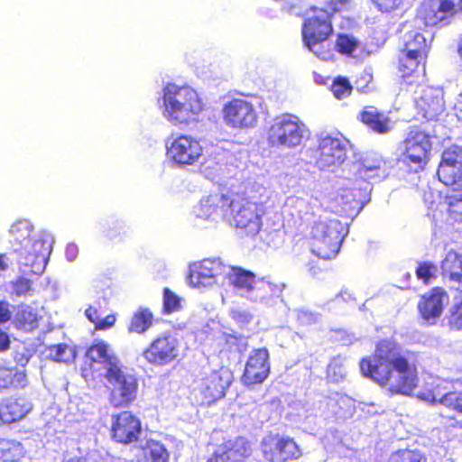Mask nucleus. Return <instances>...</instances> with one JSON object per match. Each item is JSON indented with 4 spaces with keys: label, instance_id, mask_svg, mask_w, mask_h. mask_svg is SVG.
<instances>
[{
    "label": "nucleus",
    "instance_id": "nucleus-21",
    "mask_svg": "<svg viewBox=\"0 0 462 462\" xmlns=\"http://www.w3.org/2000/svg\"><path fill=\"white\" fill-rule=\"evenodd\" d=\"M427 60L399 51L396 68L408 85L420 84L426 77Z\"/></svg>",
    "mask_w": 462,
    "mask_h": 462
},
{
    "label": "nucleus",
    "instance_id": "nucleus-33",
    "mask_svg": "<svg viewBox=\"0 0 462 462\" xmlns=\"http://www.w3.org/2000/svg\"><path fill=\"white\" fill-rule=\"evenodd\" d=\"M430 49V45L426 38L420 32H414L400 51L427 60Z\"/></svg>",
    "mask_w": 462,
    "mask_h": 462
},
{
    "label": "nucleus",
    "instance_id": "nucleus-17",
    "mask_svg": "<svg viewBox=\"0 0 462 462\" xmlns=\"http://www.w3.org/2000/svg\"><path fill=\"white\" fill-rule=\"evenodd\" d=\"M142 432L140 419L128 411L112 415L110 435L116 442L128 445L136 442Z\"/></svg>",
    "mask_w": 462,
    "mask_h": 462
},
{
    "label": "nucleus",
    "instance_id": "nucleus-38",
    "mask_svg": "<svg viewBox=\"0 0 462 462\" xmlns=\"http://www.w3.org/2000/svg\"><path fill=\"white\" fill-rule=\"evenodd\" d=\"M445 387L442 386V383L434 381L427 383L418 393V397L420 400L429 402L432 404L439 403L442 404V398L445 396Z\"/></svg>",
    "mask_w": 462,
    "mask_h": 462
},
{
    "label": "nucleus",
    "instance_id": "nucleus-18",
    "mask_svg": "<svg viewBox=\"0 0 462 462\" xmlns=\"http://www.w3.org/2000/svg\"><path fill=\"white\" fill-rule=\"evenodd\" d=\"M252 455L250 443L244 438L224 439L213 444L206 462H245Z\"/></svg>",
    "mask_w": 462,
    "mask_h": 462
},
{
    "label": "nucleus",
    "instance_id": "nucleus-28",
    "mask_svg": "<svg viewBox=\"0 0 462 462\" xmlns=\"http://www.w3.org/2000/svg\"><path fill=\"white\" fill-rule=\"evenodd\" d=\"M136 462H168L170 452L159 440L147 439L138 447Z\"/></svg>",
    "mask_w": 462,
    "mask_h": 462
},
{
    "label": "nucleus",
    "instance_id": "nucleus-43",
    "mask_svg": "<svg viewBox=\"0 0 462 462\" xmlns=\"http://www.w3.org/2000/svg\"><path fill=\"white\" fill-rule=\"evenodd\" d=\"M389 462H427V457L420 451L402 449L395 451Z\"/></svg>",
    "mask_w": 462,
    "mask_h": 462
},
{
    "label": "nucleus",
    "instance_id": "nucleus-45",
    "mask_svg": "<svg viewBox=\"0 0 462 462\" xmlns=\"http://www.w3.org/2000/svg\"><path fill=\"white\" fill-rule=\"evenodd\" d=\"M327 378L332 382H339L346 376L343 361L340 357H333L326 370Z\"/></svg>",
    "mask_w": 462,
    "mask_h": 462
},
{
    "label": "nucleus",
    "instance_id": "nucleus-36",
    "mask_svg": "<svg viewBox=\"0 0 462 462\" xmlns=\"http://www.w3.org/2000/svg\"><path fill=\"white\" fill-rule=\"evenodd\" d=\"M447 211L455 221L462 222V187L451 189L444 198Z\"/></svg>",
    "mask_w": 462,
    "mask_h": 462
},
{
    "label": "nucleus",
    "instance_id": "nucleus-59",
    "mask_svg": "<svg viewBox=\"0 0 462 462\" xmlns=\"http://www.w3.org/2000/svg\"><path fill=\"white\" fill-rule=\"evenodd\" d=\"M458 53L462 58V38H461V40L459 42V45H458Z\"/></svg>",
    "mask_w": 462,
    "mask_h": 462
},
{
    "label": "nucleus",
    "instance_id": "nucleus-41",
    "mask_svg": "<svg viewBox=\"0 0 462 462\" xmlns=\"http://www.w3.org/2000/svg\"><path fill=\"white\" fill-rule=\"evenodd\" d=\"M330 90L337 99L341 100L351 95L353 86L346 77L337 76L333 79Z\"/></svg>",
    "mask_w": 462,
    "mask_h": 462
},
{
    "label": "nucleus",
    "instance_id": "nucleus-8",
    "mask_svg": "<svg viewBox=\"0 0 462 462\" xmlns=\"http://www.w3.org/2000/svg\"><path fill=\"white\" fill-rule=\"evenodd\" d=\"M234 381L231 369L221 366L204 375L193 389L196 402L200 406H210L226 396Z\"/></svg>",
    "mask_w": 462,
    "mask_h": 462
},
{
    "label": "nucleus",
    "instance_id": "nucleus-30",
    "mask_svg": "<svg viewBox=\"0 0 462 462\" xmlns=\"http://www.w3.org/2000/svg\"><path fill=\"white\" fill-rule=\"evenodd\" d=\"M443 277L452 282H462V254L449 251L441 263Z\"/></svg>",
    "mask_w": 462,
    "mask_h": 462
},
{
    "label": "nucleus",
    "instance_id": "nucleus-19",
    "mask_svg": "<svg viewBox=\"0 0 462 462\" xmlns=\"http://www.w3.org/2000/svg\"><path fill=\"white\" fill-rule=\"evenodd\" d=\"M271 371L270 354L266 347L254 349L245 363L241 381L245 386L263 383Z\"/></svg>",
    "mask_w": 462,
    "mask_h": 462
},
{
    "label": "nucleus",
    "instance_id": "nucleus-13",
    "mask_svg": "<svg viewBox=\"0 0 462 462\" xmlns=\"http://www.w3.org/2000/svg\"><path fill=\"white\" fill-rule=\"evenodd\" d=\"M222 118L232 129H249L256 125L257 111L254 104L245 97H233L223 105Z\"/></svg>",
    "mask_w": 462,
    "mask_h": 462
},
{
    "label": "nucleus",
    "instance_id": "nucleus-25",
    "mask_svg": "<svg viewBox=\"0 0 462 462\" xmlns=\"http://www.w3.org/2000/svg\"><path fill=\"white\" fill-rule=\"evenodd\" d=\"M415 107L417 114L427 121L437 120L445 111V101L440 93L427 88L416 98Z\"/></svg>",
    "mask_w": 462,
    "mask_h": 462
},
{
    "label": "nucleus",
    "instance_id": "nucleus-61",
    "mask_svg": "<svg viewBox=\"0 0 462 462\" xmlns=\"http://www.w3.org/2000/svg\"><path fill=\"white\" fill-rule=\"evenodd\" d=\"M458 97H462V92L458 95Z\"/></svg>",
    "mask_w": 462,
    "mask_h": 462
},
{
    "label": "nucleus",
    "instance_id": "nucleus-53",
    "mask_svg": "<svg viewBox=\"0 0 462 462\" xmlns=\"http://www.w3.org/2000/svg\"><path fill=\"white\" fill-rule=\"evenodd\" d=\"M11 319V311L8 308V303L0 300V324L5 323Z\"/></svg>",
    "mask_w": 462,
    "mask_h": 462
},
{
    "label": "nucleus",
    "instance_id": "nucleus-40",
    "mask_svg": "<svg viewBox=\"0 0 462 462\" xmlns=\"http://www.w3.org/2000/svg\"><path fill=\"white\" fill-rule=\"evenodd\" d=\"M85 316L94 325L96 330H107L114 327L116 320L115 314H109L104 319H100L98 310L92 306L86 309Z\"/></svg>",
    "mask_w": 462,
    "mask_h": 462
},
{
    "label": "nucleus",
    "instance_id": "nucleus-20",
    "mask_svg": "<svg viewBox=\"0 0 462 462\" xmlns=\"http://www.w3.org/2000/svg\"><path fill=\"white\" fill-rule=\"evenodd\" d=\"M448 294L441 287H434L429 292L420 296L418 302L420 317L428 324L435 325L442 315L444 300Z\"/></svg>",
    "mask_w": 462,
    "mask_h": 462
},
{
    "label": "nucleus",
    "instance_id": "nucleus-26",
    "mask_svg": "<svg viewBox=\"0 0 462 462\" xmlns=\"http://www.w3.org/2000/svg\"><path fill=\"white\" fill-rule=\"evenodd\" d=\"M441 405L444 408L439 413L442 422L449 428L462 429V392H447Z\"/></svg>",
    "mask_w": 462,
    "mask_h": 462
},
{
    "label": "nucleus",
    "instance_id": "nucleus-37",
    "mask_svg": "<svg viewBox=\"0 0 462 462\" xmlns=\"http://www.w3.org/2000/svg\"><path fill=\"white\" fill-rule=\"evenodd\" d=\"M437 175L441 182L447 186H452L462 180V165L448 164L440 162L437 170Z\"/></svg>",
    "mask_w": 462,
    "mask_h": 462
},
{
    "label": "nucleus",
    "instance_id": "nucleus-50",
    "mask_svg": "<svg viewBox=\"0 0 462 462\" xmlns=\"http://www.w3.org/2000/svg\"><path fill=\"white\" fill-rule=\"evenodd\" d=\"M435 266L428 262L420 263L416 268L417 278L428 284L434 275Z\"/></svg>",
    "mask_w": 462,
    "mask_h": 462
},
{
    "label": "nucleus",
    "instance_id": "nucleus-9",
    "mask_svg": "<svg viewBox=\"0 0 462 462\" xmlns=\"http://www.w3.org/2000/svg\"><path fill=\"white\" fill-rule=\"evenodd\" d=\"M462 15V0H424L415 19L420 27L447 26Z\"/></svg>",
    "mask_w": 462,
    "mask_h": 462
},
{
    "label": "nucleus",
    "instance_id": "nucleus-42",
    "mask_svg": "<svg viewBox=\"0 0 462 462\" xmlns=\"http://www.w3.org/2000/svg\"><path fill=\"white\" fill-rule=\"evenodd\" d=\"M50 357L56 362H69L74 357L73 349L66 343H59L48 346Z\"/></svg>",
    "mask_w": 462,
    "mask_h": 462
},
{
    "label": "nucleus",
    "instance_id": "nucleus-6",
    "mask_svg": "<svg viewBox=\"0 0 462 462\" xmlns=\"http://www.w3.org/2000/svg\"><path fill=\"white\" fill-rule=\"evenodd\" d=\"M432 138V131L425 124L409 126L401 142V162L414 172L423 171L431 157Z\"/></svg>",
    "mask_w": 462,
    "mask_h": 462
},
{
    "label": "nucleus",
    "instance_id": "nucleus-22",
    "mask_svg": "<svg viewBox=\"0 0 462 462\" xmlns=\"http://www.w3.org/2000/svg\"><path fill=\"white\" fill-rule=\"evenodd\" d=\"M32 410L31 402L23 396L6 397L0 401V425H9L24 419Z\"/></svg>",
    "mask_w": 462,
    "mask_h": 462
},
{
    "label": "nucleus",
    "instance_id": "nucleus-14",
    "mask_svg": "<svg viewBox=\"0 0 462 462\" xmlns=\"http://www.w3.org/2000/svg\"><path fill=\"white\" fill-rule=\"evenodd\" d=\"M180 354V342L171 333L154 338L143 350V356L151 365H166L176 360Z\"/></svg>",
    "mask_w": 462,
    "mask_h": 462
},
{
    "label": "nucleus",
    "instance_id": "nucleus-12",
    "mask_svg": "<svg viewBox=\"0 0 462 462\" xmlns=\"http://www.w3.org/2000/svg\"><path fill=\"white\" fill-rule=\"evenodd\" d=\"M261 448L268 462H296L302 457V450L293 438L278 433L263 438Z\"/></svg>",
    "mask_w": 462,
    "mask_h": 462
},
{
    "label": "nucleus",
    "instance_id": "nucleus-51",
    "mask_svg": "<svg viewBox=\"0 0 462 462\" xmlns=\"http://www.w3.org/2000/svg\"><path fill=\"white\" fill-rule=\"evenodd\" d=\"M125 233V226L118 222L108 224L104 231L106 238L109 241L121 240Z\"/></svg>",
    "mask_w": 462,
    "mask_h": 462
},
{
    "label": "nucleus",
    "instance_id": "nucleus-2",
    "mask_svg": "<svg viewBox=\"0 0 462 462\" xmlns=\"http://www.w3.org/2000/svg\"><path fill=\"white\" fill-rule=\"evenodd\" d=\"M349 7V0H328L323 6H311V15L301 24L303 46L320 60H334V47L330 41L334 34L333 19L337 14L347 12Z\"/></svg>",
    "mask_w": 462,
    "mask_h": 462
},
{
    "label": "nucleus",
    "instance_id": "nucleus-34",
    "mask_svg": "<svg viewBox=\"0 0 462 462\" xmlns=\"http://www.w3.org/2000/svg\"><path fill=\"white\" fill-rule=\"evenodd\" d=\"M39 316L32 307L21 304L16 307L14 322L18 328L32 330L38 326Z\"/></svg>",
    "mask_w": 462,
    "mask_h": 462
},
{
    "label": "nucleus",
    "instance_id": "nucleus-10",
    "mask_svg": "<svg viewBox=\"0 0 462 462\" xmlns=\"http://www.w3.org/2000/svg\"><path fill=\"white\" fill-rule=\"evenodd\" d=\"M304 124L294 115L283 114L273 118L267 129L266 141L272 148H294L303 139Z\"/></svg>",
    "mask_w": 462,
    "mask_h": 462
},
{
    "label": "nucleus",
    "instance_id": "nucleus-56",
    "mask_svg": "<svg viewBox=\"0 0 462 462\" xmlns=\"http://www.w3.org/2000/svg\"><path fill=\"white\" fill-rule=\"evenodd\" d=\"M5 260H6L5 254H0V271H5L7 269L8 265H7Z\"/></svg>",
    "mask_w": 462,
    "mask_h": 462
},
{
    "label": "nucleus",
    "instance_id": "nucleus-52",
    "mask_svg": "<svg viewBox=\"0 0 462 462\" xmlns=\"http://www.w3.org/2000/svg\"><path fill=\"white\" fill-rule=\"evenodd\" d=\"M373 2L383 13L395 11L403 4V0H373Z\"/></svg>",
    "mask_w": 462,
    "mask_h": 462
},
{
    "label": "nucleus",
    "instance_id": "nucleus-39",
    "mask_svg": "<svg viewBox=\"0 0 462 462\" xmlns=\"http://www.w3.org/2000/svg\"><path fill=\"white\" fill-rule=\"evenodd\" d=\"M334 51L346 57H351L359 47V42L356 37L346 33L337 34L335 44H333Z\"/></svg>",
    "mask_w": 462,
    "mask_h": 462
},
{
    "label": "nucleus",
    "instance_id": "nucleus-44",
    "mask_svg": "<svg viewBox=\"0 0 462 462\" xmlns=\"http://www.w3.org/2000/svg\"><path fill=\"white\" fill-rule=\"evenodd\" d=\"M181 309L180 298L169 288L163 290L162 312L171 314Z\"/></svg>",
    "mask_w": 462,
    "mask_h": 462
},
{
    "label": "nucleus",
    "instance_id": "nucleus-32",
    "mask_svg": "<svg viewBox=\"0 0 462 462\" xmlns=\"http://www.w3.org/2000/svg\"><path fill=\"white\" fill-rule=\"evenodd\" d=\"M228 279L230 283L236 289L250 292L254 289L256 276L251 271L235 266L231 267Z\"/></svg>",
    "mask_w": 462,
    "mask_h": 462
},
{
    "label": "nucleus",
    "instance_id": "nucleus-31",
    "mask_svg": "<svg viewBox=\"0 0 462 462\" xmlns=\"http://www.w3.org/2000/svg\"><path fill=\"white\" fill-rule=\"evenodd\" d=\"M27 383L25 371L16 367L0 368V392L11 388L23 387Z\"/></svg>",
    "mask_w": 462,
    "mask_h": 462
},
{
    "label": "nucleus",
    "instance_id": "nucleus-5",
    "mask_svg": "<svg viewBox=\"0 0 462 462\" xmlns=\"http://www.w3.org/2000/svg\"><path fill=\"white\" fill-rule=\"evenodd\" d=\"M162 114L174 125H188L204 109L197 91L189 87L168 83L163 88Z\"/></svg>",
    "mask_w": 462,
    "mask_h": 462
},
{
    "label": "nucleus",
    "instance_id": "nucleus-48",
    "mask_svg": "<svg viewBox=\"0 0 462 462\" xmlns=\"http://www.w3.org/2000/svg\"><path fill=\"white\" fill-rule=\"evenodd\" d=\"M441 162L462 165V146L451 145L448 147L443 152Z\"/></svg>",
    "mask_w": 462,
    "mask_h": 462
},
{
    "label": "nucleus",
    "instance_id": "nucleus-7",
    "mask_svg": "<svg viewBox=\"0 0 462 462\" xmlns=\"http://www.w3.org/2000/svg\"><path fill=\"white\" fill-rule=\"evenodd\" d=\"M346 235L344 224L337 219L318 220L310 229L311 251L319 258L335 257Z\"/></svg>",
    "mask_w": 462,
    "mask_h": 462
},
{
    "label": "nucleus",
    "instance_id": "nucleus-57",
    "mask_svg": "<svg viewBox=\"0 0 462 462\" xmlns=\"http://www.w3.org/2000/svg\"><path fill=\"white\" fill-rule=\"evenodd\" d=\"M308 270L312 273L313 274L317 273V269L315 266L311 265L310 263H307Z\"/></svg>",
    "mask_w": 462,
    "mask_h": 462
},
{
    "label": "nucleus",
    "instance_id": "nucleus-35",
    "mask_svg": "<svg viewBox=\"0 0 462 462\" xmlns=\"http://www.w3.org/2000/svg\"><path fill=\"white\" fill-rule=\"evenodd\" d=\"M153 316L148 309H139L134 313L128 325L130 333L143 334L152 325Z\"/></svg>",
    "mask_w": 462,
    "mask_h": 462
},
{
    "label": "nucleus",
    "instance_id": "nucleus-54",
    "mask_svg": "<svg viewBox=\"0 0 462 462\" xmlns=\"http://www.w3.org/2000/svg\"><path fill=\"white\" fill-rule=\"evenodd\" d=\"M453 112L457 119V126L462 128V97H457L453 107Z\"/></svg>",
    "mask_w": 462,
    "mask_h": 462
},
{
    "label": "nucleus",
    "instance_id": "nucleus-29",
    "mask_svg": "<svg viewBox=\"0 0 462 462\" xmlns=\"http://www.w3.org/2000/svg\"><path fill=\"white\" fill-rule=\"evenodd\" d=\"M26 449L14 439L0 438V462H23Z\"/></svg>",
    "mask_w": 462,
    "mask_h": 462
},
{
    "label": "nucleus",
    "instance_id": "nucleus-23",
    "mask_svg": "<svg viewBox=\"0 0 462 462\" xmlns=\"http://www.w3.org/2000/svg\"><path fill=\"white\" fill-rule=\"evenodd\" d=\"M226 266L218 259H203L195 263L189 272V281L197 287L206 286L224 274Z\"/></svg>",
    "mask_w": 462,
    "mask_h": 462
},
{
    "label": "nucleus",
    "instance_id": "nucleus-27",
    "mask_svg": "<svg viewBox=\"0 0 462 462\" xmlns=\"http://www.w3.org/2000/svg\"><path fill=\"white\" fill-rule=\"evenodd\" d=\"M336 212L341 216L351 217L357 215L366 202V194L356 189H345L337 195Z\"/></svg>",
    "mask_w": 462,
    "mask_h": 462
},
{
    "label": "nucleus",
    "instance_id": "nucleus-55",
    "mask_svg": "<svg viewBox=\"0 0 462 462\" xmlns=\"http://www.w3.org/2000/svg\"><path fill=\"white\" fill-rule=\"evenodd\" d=\"M10 346V338L6 332L0 329V351H5Z\"/></svg>",
    "mask_w": 462,
    "mask_h": 462
},
{
    "label": "nucleus",
    "instance_id": "nucleus-46",
    "mask_svg": "<svg viewBox=\"0 0 462 462\" xmlns=\"http://www.w3.org/2000/svg\"><path fill=\"white\" fill-rule=\"evenodd\" d=\"M32 282L30 279L23 276H19L11 282V293L13 295L23 297L30 294L32 291Z\"/></svg>",
    "mask_w": 462,
    "mask_h": 462
},
{
    "label": "nucleus",
    "instance_id": "nucleus-49",
    "mask_svg": "<svg viewBox=\"0 0 462 462\" xmlns=\"http://www.w3.org/2000/svg\"><path fill=\"white\" fill-rule=\"evenodd\" d=\"M448 323L454 329H462V300L450 309Z\"/></svg>",
    "mask_w": 462,
    "mask_h": 462
},
{
    "label": "nucleus",
    "instance_id": "nucleus-11",
    "mask_svg": "<svg viewBox=\"0 0 462 462\" xmlns=\"http://www.w3.org/2000/svg\"><path fill=\"white\" fill-rule=\"evenodd\" d=\"M11 244L15 252L24 254L25 258L30 256L41 262L45 261L50 252V245L42 239L32 241V226L27 220L14 222L9 230Z\"/></svg>",
    "mask_w": 462,
    "mask_h": 462
},
{
    "label": "nucleus",
    "instance_id": "nucleus-47",
    "mask_svg": "<svg viewBox=\"0 0 462 462\" xmlns=\"http://www.w3.org/2000/svg\"><path fill=\"white\" fill-rule=\"evenodd\" d=\"M373 74L365 69L360 71L355 79L354 84L360 93H367L372 89Z\"/></svg>",
    "mask_w": 462,
    "mask_h": 462
},
{
    "label": "nucleus",
    "instance_id": "nucleus-58",
    "mask_svg": "<svg viewBox=\"0 0 462 462\" xmlns=\"http://www.w3.org/2000/svg\"><path fill=\"white\" fill-rule=\"evenodd\" d=\"M66 462H86L82 457H72Z\"/></svg>",
    "mask_w": 462,
    "mask_h": 462
},
{
    "label": "nucleus",
    "instance_id": "nucleus-4",
    "mask_svg": "<svg viewBox=\"0 0 462 462\" xmlns=\"http://www.w3.org/2000/svg\"><path fill=\"white\" fill-rule=\"evenodd\" d=\"M86 356L91 363L105 365V378L110 384L108 399L114 408H125L135 401L138 380L116 355L110 353V346L106 342L99 340L93 343L88 348Z\"/></svg>",
    "mask_w": 462,
    "mask_h": 462
},
{
    "label": "nucleus",
    "instance_id": "nucleus-16",
    "mask_svg": "<svg viewBox=\"0 0 462 462\" xmlns=\"http://www.w3.org/2000/svg\"><path fill=\"white\" fill-rule=\"evenodd\" d=\"M316 163L320 168L339 165L346 158V142L342 136L328 134L319 139L314 151Z\"/></svg>",
    "mask_w": 462,
    "mask_h": 462
},
{
    "label": "nucleus",
    "instance_id": "nucleus-15",
    "mask_svg": "<svg viewBox=\"0 0 462 462\" xmlns=\"http://www.w3.org/2000/svg\"><path fill=\"white\" fill-rule=\"evenodd\" d=\"M204 148L200 141L192 135L180 134L168 148L170 159L176 164L194 165L203 156Z\"/></svg>",
    "mask_w": 462,
    "mask_h": 462
},
{
    "label": "nucleus",
    "instance_id": "nucleus-3",
    "mask_svg": "<svg viewBox=\"0 0 462 462\" xmlns=\"http://www.w3.org/2000/svg\"><path fill=\"white\" fill-rule=\"evenodd\" d=\"M261 213L262 207L259 203L217 192L200 200L197 214L203 219L217 217L228 218L236 228L245 230L248 236H254L261 229Z\"/></svg>",
    "mask_w": 462,
    "mask_h": 462
},
{
    "label": "nucleus",
    "instance_id": "nucleus-24",
    "mask_svg": "<svg viewBox=\"0 0 462 462\" xmlns=\"http://www.w3.org/2000/svg\"><path fill=\"white\" fill-rule=\"evenodd\" d=\"M357 118L369 131L377 134H387L393 127L389 113L374 106L363 107Z\"/></svg>",
    "mask_w": 462,
    "mask_h": 462
},
{
    "label": "nucleus",
    "instance_id": "nucleus-1",
    "mask_svg": "<svg viewBox=\"0 0 462 462\" xmlns=\"http://www.w3.org/2000/svg\"><path fill=\"white\" fill-rule=\"evenodd\" d=\"M361 374L393 394L410 395L418 386V366L401 353L400 345L390 338L377 342L371 356L359 362Z\"/></svg>",
    "mask_w": 462,
    "mask_h": 462
},
{
    "label": "nucleus",
    "instance_id": "nucleus-60",
    "mask_svg": "<svg viewBox=\"0 0 462 462\" xmlns=\"http://www.w3.org/2000/svg\"><path fill=\"white\" fill-rule=\"evenodd\" d=\"M76 250H77V249H76V247H68V249H67V253H69V252H70V251H73V252H74V251H76Z\"/></svg>",
    "mask_w": 462,
    "mask_h": 462
}]
</instances>
